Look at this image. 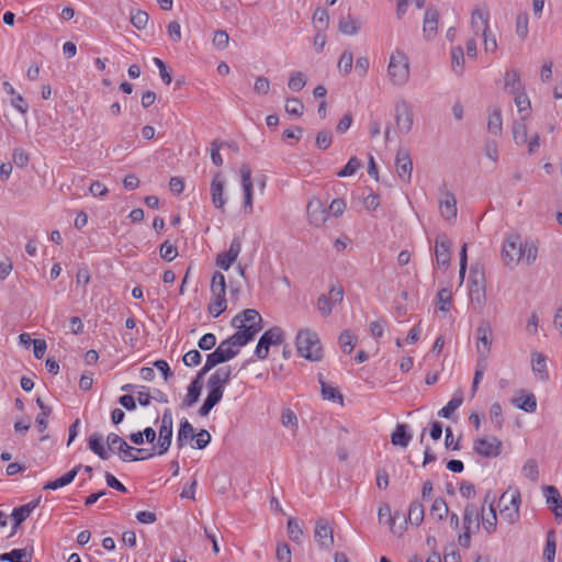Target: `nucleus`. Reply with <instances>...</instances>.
Segmentation results:
<instances>
[{
    "instance_id": "a18cd8bd",
    "label": "nucleus",
    "mask_w": 562,
    "mask_h": 562,
    "mask_svg": "<svg viewBox=\"0 0 562 562\" xmlns=\"http://www.w3.org/2000/svg\"><path fill=\"white\" fill-rule=\"evenodd\" d=\"M227 307L225 296H212V301L207 306V312L214 317H218Z\"/></svg>"
},
{
    "instance_id": "a878e982",
    "label": "nucleus",
    "mask_w": 562,
    "mask_h": 562,
    "mask_svg": "<svg viewBox=\"0 0 562 562\" xmlns=\"http://www.w3.org/2000/svg\"><path fill=\"white\" fill-rule=\"evenodd\" d=\"M512 403L526 413H533L537 409L536 396L532 393L526 394L525 391H520V395L513 398Z\"/></svg>"
},
{
    "instance_id": "6e6552de",
    "label": "nucleus",
    "mask_w": 562,
    "mask_h": 562,
    "mask_svg": "<svg viewBox=\"0 0 562 562\" xmlns=\"http://www.w3.org/2000/svg\"><path fill=\"white\" fill-rule=\"evenodd\" d=\"M284 340V331L282 328L274 326L262 334L257 347L255 349V356L263 360L269 355L270 346L281 345Z\"/></svg>"
},
{
    "instance_id": "8fccbe9b",
    "label": "nucleus",
    "mask_w": 562,
    "mask_h": 562,
    "mask_svg": "<svg viewBox=\"0 0 562 562\" xmlns=\"http://www.w3.org/2000/svg\"><path fill=\"white\" fill-rule=\"evenodd\" d=\"M352 64H353L352 53L349 50H345L340 55V58L338 60L337 67H338L339 72H341L345 76L349 75L352 70Z\"/></svg>"
},
{
    "instance_id": "37998d69",
    "label": "nucleus",
    "mask_w": 562,
    "mask_h": 562,
    "mask_svg": "<svg viewBox=\"0 0 562 562\" xmlns=\"http://www.w3.org/2000/svg\"><path fill=\"white\" fill-rule=\"evenodd\" d=\"M543 494L547 498V503L552 507L561 508L562 512V497L558 491V488L553 485H547L543 487Z\"/></svg>"
},
{
    "instance_id": "c03bdc74",
    "label": "nucleus",
    "mask_w": 562,
    "mask_h": 562,
    "mask_svg": "<svg viewBox=\"0 0 562 562\" xmlns=\"http://www.w3.org/2000/svg\"><path fill=\"white\" fill-rule=\"evenodd\" d=\"M338 30L345 35H355L357 34L359 26L357 25V21L348 14L347 16H341L339 19Z\"/></svg>"
},
{
    "instance_id": "79ce46f5",
    "label": "nucleus",
    "mask_w": 562,
    "mask_h": 562,
    "mask_svg": "<svg viewBox=\"0 0 562 562\" xmlns=\"http://www.w3.org/2000/svg\"><path fill=\"white\" fill-rule=\"evenodd\" d=\"M480 510L476 505L468 504L463 514V528L470 530L471 525L479 521ZM479 527V524H476Z\"/></svg>"
},
{
    "instance_id": "473e14b6",
    "label": "nucleus",
    "mask_w": 562,
    "mask_h": 562,
    "mask_svg": "<svg viewBox=\"0 0 562 562\" xmlns=\"http://www.w3.org/2000/svg\"><path fill=\"white\" fill-rule=\"evenodd\" d=\"M412 439V435L407 431V426L398 424L391 436V442L394 446L407 447Z\"/></svg>"
},
{
    "instance_id": "1a4fd4ad",
    "label": "nucleus",
    "mask_w": 562,
    "mask_h": 562,
    "mask_svg": "<svg viewBox=\"0 0 562 562\" xmlns=\"http://www.w3.org/2000/svg\"><path fill=\"white\" fill-rule=\"evenodd\" d=\"M476 352L482 360H487L492 348L493 329L487 319L480 321L476 330Z\"/></svg>"
},
{
    "instance_id": "774afa93",
    "label": "nucleus",
    "mask_w": 562,
    "mask_h": 562,
    "mask_svg": "<svg viewBox=\"0 0 562 562\" xmlns=\"http://www.w3.org/2000/svg\"><path fill=\"white\" fill-rule=\"evenodd\" d=\"M333 134L330 131L324 130L317 133L316 146L318 149L325 150L331 145Z\"/></svg>"
},
{
    "instance_id": "338daca9",
    "label": "nucleus",
    "mask_w": 562,
    "mask_h": 562,
    "mask_svg": "<svg viewBox=\"0 0 562 562\" xmlns=\"http://www.w3.org/2000/svg\"><path fill=\"white\" fill-rule=\"evenodd\" d=\"M160 256L168 262L172 261L178 256L177 247L166 240L160 245Z\"/></svg>"
},
{
    "instance_id": "f03ea898",
    "label": "nucleus",
    "mask_w": 562,
    "mask_h": 562,
    "mask_svg": "<svg viewBox=\"0 0 562 562\" xmlns=\"http://www.w3.org/2000/svg\"><path fill=\"white\" fill-rule=\"evenodd\" d=\"M297 355L306 360L316 362L323 358V348L317 333L310 328H302L295 337Z\"/></svg>"
},
{
    "instance_id": "c85d7f7f",
    "label": "nucleus",
    "mask_w": 562,
    "mask_h": 562,
    "mask_svg": "<svg viewBox=\"0 0 562 562\" xmlns=\"http://www.w3.org/2000/svg\"><path fill=\"white\" fill-rule=\"evenodd\" d=\"M80 469H81V464L75 467L72 470L65 473L63 476L58 477L57 480L47 482L43 488L55 491L57 488H60V487H64V486L70 484L75 480V477L78 474Z\"/></svg>"
},
{
    "instance_id": "a19ab883",
    "label": "nucleus",
    "mask_w": 562,
    "mask_h": 562,
    "mask_svg": "<svg viewBox=\"0 0 562 562\" xmlns=\"http://www.w3.org/2000/svg\"><path fill=\"white\" fill-rule=\"evenodd\" d=\"M212 296H226L225 277L221 272H215L211 281Z\"/></svg>"
},
{
    "instance_id": "3c124183",
    "label": "nucleus",
    "mask_w": 562,
    "mask_h": 562,
    "mask_svg": "<svg viewBox=\"0 0 562 562\" xmlns=\"http://www.w3.org/2000/svg\"><path fill=\"white\" fill-rule=\"evenodd\" d=\"M555 550H557V543L554 538V531L550 530L547 535V542L543 550V558L548 562H554L555 557Z\"/></svg>"
},
{
    "instance_id": "603ef678",
    "label": "nucleus",
    "mask_w": 562,
    "mask_h": 562,
    "mask_svg": "<svg viewBox=\"0 0 562 562\" xmlns=\"http://www.w3.org/2000/svg\"><path fill=\"white\" fill-rule=\"evenodd\" d=\"M313 21L318 31H325L328 27L329 14L327 10L317 8L313 14Z\"/></svg>"
},
{
    "instance_id": "69168bd1",
    "label": "nucleus",
    "mask_w": 562,
    "mask_h": 562,
    "mask_svg": "<svg viewBox=\"0 0 562 562\" xmlns=\"http://www.w3.org/2000/svg\"><path fill=\"white\" fill-rule=\"evenodd\" d=\"M490 419L495 424L497 429L503 427V409L499 403L495 402L491 405L490 408Z\"/></svg>"
},
{
    "instance_id": "864d4df0",
    "label": "nucleus",
    "mask_w": 562,
    "mask_h": 562,
    "mask_svg": "<svg viewBox=\"0 0 562 562\" xmlns=\"http://www.w3.org/2000/svg\"><path fill=\"white\" fill-rule=\"evenodd\" d=\"M339 346L345 353H350L356 346V338L349 330H344L338 338Z\"/></svg>"
},
{
    "instance_id": "e433bc0d",
    "label": "nucleus",
    "mask_w": 562,
    "mask_h": 562,
    "mask_svg": "<svg viewBox=\"0 0 562 562\" xmlns=\"http://www.w3.org/2000/svg\"><path fill=\"white\" fill-rule=\"evenodd\" d=\"M464 50L461 46L451 48V68L454 74L462 75L464 71Z\"/></svg>"
},
{
    "instance_id": "58836bf2",
    "label": "nucleus",
    "mask_w": 562,
    "mask_h": 562,
    "mask_svg": "<svg viewBox=\"0 0 562 562\" xmlns=\"http://www.w3.org/2000/svg\"><path fill=\"white\" fill-rule=\"evenodd\" d=\"M449 513L448 505L446 501L441 497H438L434 501L430 507V517L437 519L438 521H442Z\"/></svg>"
},
{
    "instance_id": "4468645a",
    "label": "nucleus",
    "mask_w": 562,
    "mask_h": 562,
    "mask_svg": "<svg viewBox=\"0 0 562 562\" xmlns=\"http://www.w3.org/2000/svg\"><path fill=\"white\" fill-rule=\"evenodd\" d=\"M521 241L519 236H510L503 245L502 257L506 266L514 267L521 260Z\"/></svg>"
},
{
    "instance_id": "423d86ee",
    "label": "nucleus",
    "mask_w": 562,
    "mask_h": 562,
    "mask_svg": "<svg viewBox=\"0 0 562 562\" xmlns=\"http://www.w3.org/2000/svg\"><path fill=\"white\" fill-rule=\"evenodd\" d=\"M248 342H250L249 334H246L245 331H236L228 338L221 341L218 347L215 349V352L220 353L222 360L227 362L235 358L239 352V348L246 346Z\"/></svg>"
},
{
    "instance_id": "f3484780",
    "label": "nucleus",
    "mask_w": 562,
    "mask_h": 562,
    "mask_svg": "<svg viewBox=\"0 0 562 562\" xmlns=\"http://www.w3.org/2000/svg\"><path fill=\"white\" fill-rule=\"evenodd\" d=\"M306 213L310 223L316 227L323 225L328 217V211L325 209L324 204L318 199H312L307 203Z\"/></svg>"
},
{
    "instance_id": "7c9ffc66",
    "label": "nucleus",
    "mask_w": 562,
    "mask_h": 562,
    "mask_svg": "<svg viewBox=\"0 0 562 562\" xmlns=\"http://www.w3.org/2000/svg\"><path fill=\"white\" fill-rule=\"evenodd\" d=\"M504 89L512 94H516L521 91V82L519 72L515 69L507 70L504 77Z\"/></svg>"
},
{
    "instance_id": "de8ad7c7",
    "label": "nucleus",
    "mask_w": 562,
    "mask_h": 562,
    "mask_svg": "<svg viewBox=\"0 0 562 562\" xmlns=\"http://www.w3.org/2000/svg\"><path fill=\"white\" fill-rule=\"evenodd\" d=\"M522 475L531 482H537L539 477V468L535 459H528L521 469Z\"/></svg>"
},
{
    "instance_id": "ddd939ff",
    "label": "nucleus",
    "mask_w": 562,
    "mask_h": 562,
    "mask_svg": "<svg viewBox=\"0 0 562 562\" xmlns=\"http://www.w3.org/2000/svg\"><path fill=\"white\" fill-rule=\"evenodd\" d=\"M502 441L492 437H481L474 440L473 450L484 458H496L502 453Z\"/></svg>"
},
{
    "instance_id": "f257e3e1",
    "label": "nucleus",
    "mask_w": 562,
    "mask_h": 562,
    "mask_svg": "<svg viewBox=\"0 0 562 562\" xmlns=\"http://www.w3.org/2000/svg\"><path fill=\"white\" fill-rule=\"evenodd\" d=\"M232 378V367H221L216 369L207 380L209 393L204 403L199 409L200 416H206L211 409L220 403L223 397L224 389Z\"/></svg>"
},
{
    "instance_id": "393cba45",
    "label": "nucleus",
    "mask_w": 562,
    "mask_h": 562,
    "mask_svg": "<svg viewBox=\"0 0 562 562\" xmlns=\"http://www.w3.org/2000/svg\"><path fill=\"white\" fill-rule=\"evenodd\" d=\"M40 498L15 507L11 514V517L14 520V527H19L31 515V513L37 507Z\"/></svg>"
},
{
    "instance_id": "bf43d9fd",
    "label": "nucleus",
    "mask_w": 562,
    "mask_h": 562,
    "mask_svg": "<svg viewBox=\"0 0 562 562\" xmlns=\"http://www.w3.org/2000/svg\"><path fill=\"white\" fill-rule=\"evenodd\" d=\"M306 85V78L303 72L296 71L291 75L288 87L295 92L301 91Z\"/></svg>"
},
{
    "instance_id": "2f4dec72",
    "label": "nucleus",
    "mask_w": 562,
    "mask_h": 562,
    "mask_svg": "<svg viewBox=\"0 0 562 562\" xmlns=\"http://www.w3.org/2000/svg\"><path fill=\"white\" fill-rule=\"evenodd\" d=\"M470 301L477 312H482L486 304L485 286H470Z\"/></svg>"
},
{
    "instance_id": "a211bd4d",
    "label": "nucleus",
    "mask_w": 562,
    "mask_h": 562,
    "mask_svg": "<svg viewBox=\"0 0 562 562\" xmlns=\"http://www.w3.org/2000/svg\"><path fill=\"white\" fill-rule=\"evenodd\" d=\"M450 247L451 243L447 236L441 235L437 237L435 245V257L438 267L445 269L449 267L451 260Z\"/></svg>"
},
{
    "instance_id": "6ab92c4d",
    "label": "nucleus",
    "mask_w": 562,
    "mask_h": 562,
    "mask_svg": "<svg viewBox=\"0 0 562 562\" xmlns=\"http://www.w3.org/2000/svg\"><path fill=\"white\" fill-rule=\"evenodd\" d=\"M396 172L398 177L409 182L413 171V162L407 150L400 149L396 154Z\"/></svg>"
},
{
    "instance_id": "13d9d810",
    "label": "nucleus",
    "mask_w": 562,
    "mask_h": 562,
    "mask_svg": "<svg viewBox=\"0 0 562 562\" xmlns=\"http://www.w3.org/2000/svg\"><path fill=\"white\" fill-rule=\"evenodd\" d=\"M497 516L493 504L490 505V514L484 517L482 516V525L487 533H493L496 530Z\"/></svg>"
},
{
    "instance_id": "0eeeda50",
    "label": "nucleus",
    "mask_w": 562,
    "mask_h": 562,
    "mask_svg": "<svg viewBox=\"0 0 562 562\" xmlns=\"http://www.w3.org/2000/svg\"><path fill=\"white\" fill-rule=\"evenodd\" d=\"M501 516L508 524H514L519 519L520 492L514 490L512 493L506 491L499 498Z\"/></svg>"
},
{
    "instance_id": "aec40b11",
    "label": "nucleus",
    "mask_w": 562,
    "mask_h": 562,
    "mask_svg": "<svg viewBox=\"0 0 562 562\" xmlns=\"http://www.w3.org/2000/svg\"><path fill=\"white\" fill-rule=\"evenodd\" d=\"M224 184L222 173L220 171L215 172L211 182V196L213 205L218 210H223L225 205Z\"/></svg>"
},
{
    "instance_id": "49530a36",
    "label": "nucleus",
    "mask_w": 562,
    "mask_h": 562,
    "mask_svg": "<svg viewBox=\"0 0 562 562\" xmlns=\"http://www.w3.org/2000/svg\"><path fill=\"white\" fill-rule=\"evenodd\" d=\"M463 398L462 396H453L446 406H443L439 412L438 416L442 418H450L451 415L462 405Z\"/></svg>"
},
{
    "instance_id": "5701e85b",
    "label": "nucleus",
    "mask_w": 562,
    "mask_h": 562,
    "mask_svg": "<svg viewBox=\"0 0 562 562\" xmlns=\"http://www.w3.org/2000/svg\"><path fill=\"white\" fill-rule=\"evenodd\" d=\"M439 23V13L436 9H427L424 16L423 32L427 40L436 36Z\"/></svg>"
},
{
    "instance_id": "09e8293b",
    "label": "nucleus",
    "mask_w": 562,
    "mask_h": 562,
    "mask_svg": "<svg viewBox=\"0 0 562 562\" xmlns=\"http://www.w3.org/2000/svg\"><path fill=\"white\" fill-rule=\"evenodd\" d=\"M470 286H485V277L482 267L474 265L470 269L469 276Z\"/></svg>"
},
{
    "instance_id": "4be33fe9",
    "label": "nucleus",
    "mask_w": 562,
    "mask_h": 562,
    "mask_svg": "<svg viewBox=\"0 0 562 562\" xmlns=\"http://www.w3.org/2000/svg\"><path fill=\"white\" fill-rule=\"evenodd\" d=\"M490 14L487 11L475 9L471 14V29L475 36H480L490 31Z\"/></svg>"
},
{
    "instance_id": "39448f33",
    "label": "nucleus",
    "mask_w": 562,
    "mask_h": 562,
    "mask_svg": "<svg viewBox=\"0 0 562 562\" xmlns=\"http://www.w3.org/2000/svg\"><path fill=\"white\" fill-rule=\"evenodd\" d=\"M232 326L238 328L237 331H245L250 335V341L262 329V317L258 311L246 308L232 319Z\"/></svg>"
},
{
    "instance_id": "f8f14e48",
    "label": "nucleus",
    "mask_w": 562,
    "mask_h": 562,
    "mask_svg": "<svg viewBox=\"0 0 562 562\" xmlns=\"http://www.w3.org/2000/svg\"><path fill=\"white\" fill-rule=\"evenodd\" d=\"M344 289L341 285H331L328 294H322L317 299V310L323 316H329L333 307L342 302Z\"/></svg>"
},
{
    "instance_id": "c756f323",
    "label": "nucleus",
    "mask_w": 562,
    "mask_h": 562,
    "mask_svg": "<svg viewBox=\"0 0 562 562\" xmlns=\"http://www.w3.org/2000/svg\"><path fill=\"white\" fill-rule=\"evenodd\" d=\"M90 450L95 453L100 459L108 460L110 458L109 451L103 446L102 435L94 432L88 439Z\"/></svg>"
},
{
    "instance_id": "5fc2aeb1",
    "label": "nucleus",
    "mask_w": 562,
    "mask_h": 562,
    "mask_svg": "<svg viewBox=\"0 0 562 562\" xmlns=\"http://www.w3.org/2000/svg\"><path fill=\"white\" fill-rule=\"evenodd\" d=\"M304 111V104L297 98H288L285 102V112L290 115L302 116Z\"/></svg>"
},
{
    "instance_id": "b1692460",
    "label": "nucleus",
    "mask_w": 562,
    "mask_h": 562,
    "mask_svg": "<svg viewBox=\"0 0 562 562\" xmlns=\"http://www.w3.org/2000/svg\"><path fill=\"white\" fill-rule=\"evenodd\" d=\"M531 369L532 372L538 375V379L542 382L549 380V372L547 367V357L541 352L531 353Z\"/></svg>"
},
{
    "instance_id": "9b49d317",
    "label": "nucleus",
    "mask_w": 562,
    "mask_h": 562,
    "mask_svg": "<svg viewBox=\"0 0 562 562\" xmlns=\"http://www.w3.org/2000/svg\"><path fill=\"white\" fill-rule=\"evenodd\" d=\"M394 112L397 131L403 134L409 133L414 124L411 104L401 99L395 103Z\"/></svg>"
},
{
    "instance_id": "0e129e2a",
    "label": "nucleus",
    "mask_w": 562,
    "mask_h": 562,
    "mask_svg": "<svg viewBox=\"0 0 562 562\" xmlns=\"http://www.w3.org/2000/svg\"><path fill=\"white\" fill-rule=\"evenodd\" d=\"M361 166L360 160L357 157L349 158L346 166L337 172L338 177H350L352 176Z\"/></svg>"
},
{
    "instance_id": "dca6fc26",
    "label": "nucleus",
    "mask_w": 562,
    "mask_h": 562,
    "mask_svg": "<svg viewBox=\"0 0 562 562\" xmlns=\"http://www.w3.org/2000/svg\"><path fill=\"white\" fill-rule=\"evenodd\" d=\"M241 187L244 190V210L246 213H252V181L251 169L248 165H241L240 169Z\"/></svg>"
},
{
    "instance_id": "6e6d98bb",
    "label": "nucleus",
    "mask_w": 562,
    "mask_h": 562,
    "mask_svg": "<svg viewBox=\"0 0 562 562\" xmlns=\"http://www.w3.org/2000/svg\"><path fill=\"white\" fill-rule=\"evenodd\" d=\"M521 260H524L526 263L530 265L532 263L538 255V249L532 243H521Z\"/></svg>"
},
{
    "instance_id": "7ed1b4c3",
    "label": "nucleus",
    "mask_w": 562,
    "mask_h": 562,
    "mask_svg": "<svg viewBox=\"0 0 562 562\" xmlns=\"http://www.w3.org/2000/svg\"><path fill=\"white\" fill-rule=\"evenodd\" d=\"M387 76L391 82L396 87H403L409 79V63L407 55L395 49L390 56L387 66Z\"/></svg>"
},
{
    "instance_id": "72a5a7b5",
    "label": "nucleus",
    "mask_w": 562,
    "mask_h": 562,
    "mask_svg": "<svg viewBox=\"0 0 562 562\" xmlns=\"http://www.w3.org/2000/svg\"><path fill=\"white\" fill-rule=\"evenodd\" d=\"M425 510L422 503L414 501L411 503L406 522L409 521L412 525L419 526L424 521Z\"/></svg>"
},
{
    "instance_id": "412c9836",
    "label": "nucleus",
    "mask_w": 562,
    "mask_h": 562,
    "mask_svg": "<svg viewBox=\"0 0 562 562\" xmlns=\"http://www.w3.org/2000/svg\"><path fill=\"white\" fill-rule=\"evenodd\" d=\"M439 211L441 216L447 221H451L457 217V199L452 192L446 191L442 193V196L439 200Z\"/></svg>"
},
{
    "instance_id": "bb28decb",
    "label": "nucleus",
    "mask_w": 562,
    "mask_h": 562,
    "mask_svg": "<svg viewBox=\"0 0 562 562\" xmlns=\"http://www.w3.org/2000/svg\"><path fill=\"white\" fill-rule=\"evenodd\" d=\"M194 437H195V434H194L193 426L189 423L188 419L182 418L179 424V429H178L177 440H176L178 449H182L186 446L187 441L189 439H193Z\"/></svg>"
},
{
    "instance_id": "f704fd0d",
    "label": "nucleus",
    "mask_w": 562,
    "mask_h": 562,
    "mask_svg": "<svg viewBox=\"0 0 562 562\" xmlns=\"http://www.w3.org/2000/svg\"><path fill=\"white\" fill-rule=\"evenodd\" d=\"M318 381L322 389V396L324 400L333 401V402H339L340 404L344 403V396L334 386L327 384L323 380V375H318Z\"/></svg>"
},
{
    "instance_id": "e2e57ef3",
    "label": "nucleus",
    "mask_w": 562,
    "mask_h": 562,
    "mask_svg": "<svg viewBox=\"0 0 562 562\" xmlns=\"http://www.w3.org/2000/svg\"><path fill=\"white\" fill-rule=\"evenodd\" d=\"M281 423L284 427L293 430L297 429V417L290 408H283L281 413Z\"/></svg>"
},
{
    "instance_id": "9d476101",
    "label": "nucleus",
    "mask_w": 562,
    "mask_h": 562,
    "mask_svg": "<svg viewBox=\"0 0 562 562\" xmlns=\"http://www.w3.org/2000/svg\"><path fill=\"white\" fill-rule=\"evenodd\" d=\"M378 518L379 522H383V519H385L394 536L401 537L406 529V516L400 512H395L392 515L391 508L387 504L380 506Z\"/></svg>"
},
{
    "instance_id": "20e7f679",
    "label": "nucleus",
    "mask_w": 562,
    "mask_h": 562,
    "mask_svg": "<svg viewBox=\"0 0 562 562\" xmlns=\"http://www.w3.org/2000/svg\"><path fill=\"white\" fill-rule=\"evenodd\" d=\"M106 443L109 450L112 452H119L121 460L124 462L147 460L154 456V449H151V451L146 456L134 454V452H145L147 450L128 446L122 437L114 432L108 435Z\"/></svg>"
},
{
    "instance_id": "4d7b16f0",
    "label": "nucleus",
    "mask_w": 562,
    "mask_h": 562,
    "mask_svg": "<svg viewBox=\"0 0 562 562\" xmlns=\"http://www.w3.org/2000/svg\"><path fill=\"white\" fill-rule=\"evenodd\" d=\"M516 34L521 40H525L528 36V14L525 12L517 14Z\"/></svg>"
},
{
    "instance_id": "680f3d73",
    "label": "nucleus",
    "mask_w": 562,
    "mask_h": 562,
    "mask_svg": "<svg viewBox=\"0 0 562 562\" xmlns=\"http://www.w3.org/2000/svg\"><path fill=\"white\" fill-rule=\"evenodd\" d=\"M149 15L147 12L137 10L131 14V23L133 26H135L137 30H144L148 23Z\"/></svg>"
},
{
    "instance_id": "2eb2a0df",
    "label": "nucleus",
    "mask_w": 562,
    "mask_h": 562,
    "mask_svg": "<svg viewBox=\"0 0 562 562\" xmlns=\"http://www.w3.org/2000/svg\"><path fill=\"white\" fill-rule=\"evenodd\" d=\"M314 537L316 542L324 549L330 550L334 546L333 528L327 520L319 518L316 520Z\"/></svg>"
},
{
    "instance_id": "4c0bfd02",
    "label": "nucleus",
    "mask_w": 562,
    "mask_h": 562,
    "mask_svg": "<svg viewBox=\"0 0 562 562\" xmlns=\"http://www.w3.org/2000/svg\"><path fill=\"white\" fill-rule=\"evenodd\" d=\"M202 391V382L191 381L188 386V393L182 402V405L186 407H190L195 404L201 395Z\"/></svg>"
},
{
    "instance_id": "052dcab7",
    "label": "nucleus",
    "mask_w": 562,
    "mask_h": 562,
    "mask_svg": "<svg viewBox=\"0 0 562 562\" xmlns=\"http://www.w3.org/2000/svg\"><path fill=\"white\" fill-rule=\"evenodd\" d=\"M286 530H288V536L289 538L299 543L302 536H303V530L302 528L300 527L297 520L295 518H290L288 520V526H286Z\"/></svg>"
},
{
    "instance_id": "ea45409f",
    "label": "nucleus",
    "mask_w": 562,
    "mask_h": 562,
    "mask_svg": "<svg viewBox=\"0 0 562 562\" xmlns=\"http://www.w3.org/2000/svg\"><path fill=\"white\" fill-rule=\"evenodd\" d=\"M524 121L525 116H522L520 121H516L513 124V138L517 145H524L528 142L527 125Z\"/></svg>"
},
{
    "instance_id": "c9c22d12",
    "label": "nucleus",
    "mask_w": 562,
    "mask_h": 562,
    "mask_svg": "<svg viewBox=\"0 0 562 562\" xmlns=\"http://www.w3.org/2000/svg\"><path fill=\"white\" fill-rule=\"evenodd\" d=\"M487 130L494 135H501L503 130L502 111L499 108H494L488 115Z\"/></svg>"
},
{
    "instance_id": "cd10ccee",
    "label": "nucleus",
    "mask_w": 562,
    "mask_h": 562,
    "mask_svg": "<svg viewBox=\"0 0 562 562\" xmlns=\"http://www.w3.org/2000/svg\"><path fill=\"white\" fill-rule=\"evenodd\" d=\"M32 550L29 551L26 548L13 549L10 552L0 554V562H31Z\"/></svg>"
}]
</instances>
